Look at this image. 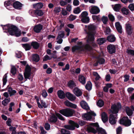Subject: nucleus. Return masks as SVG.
I'll list each match as a JSON object with an SVG mask.
<instances>
[{
    "instance_id": "0eeeda50",
    "label": "nucleus",
    "mask_w": 134,
    "mask_h": 134,
    "mask_svg": "<svg viewBox=\"0 0 134 134\" xmlns=\"http://www.w3.org/2000/svg\"><path fill=\"white\" fill-rule=\"evenodd\" d=\"M57 116L60 120H64L65 119L62 115L59 113H56V115H53L49 119V120L51 122H55L57 121Z\"/></svg>"
},
{
    "instance_id": "dca6fc26",
    "label": "nucleus",
    "mask_w": 134,
    "mask_h": 134,
    "mask_svg": "<svg viewBox=\"0 0 134 134\" xmlns=\"http://www.w3.org/2000/svg\"><path fill=\"white\" fill-rule=\"evenodd\" d=\"M126 29L128 35H130L132 34V28L130 24L127 23L126 24Z\"/></svg>"
},
{
    "instance_id": "052dcab7",
    "label": "nucleus",
    "mask_w": 134,
    "mask_h": 134,
    "mask_svg": "<svg viewBox=\"0 0 134 134\" xmlns=\"http://www.w3.org/2000/svg\"><path fill=\"white\" fill-rule=\"evenodd\" d=\"M124 77L125 78L124 81L125 82H127L129 80L130 76L128 75H125L124 76Z\"/></svg>"
},
{
    "instance_id": "3c124183",
    "label": "nucleus",
    "mask_w": 134,
    "mask_h": 134,
    "mask_svg": "<svg viewBox=\"0 0 134 134\" xmlns=\"http://www.w3.org/2000/svg\"><path fill=\"white\" fill-rule=\"evenodd\" d=\"M109 19L111 21H113L115 19L114 16L111 14H109L108 15Z\"/></svg>"
},
{
    "instance_id": "7c9ffc66",
    "label": "nucleus",
    "mask_w": 134,
    "mask_h": 134,
    "mask_svg": "<svg viewBox=\"0 0 134 134\" xmlns=\"http://www.w3.org/2000/svg\"><path fill=\"white\" fill-rule=\"evenodd\" d=\"M33 60L35 62H38L40 60V57L37 54H33L32 56Z\"/></svg>"
},
{
    "instance_id": "ea45409f",
    "label": "nucleus",
    "mask_w": 134,
    "mask_h": 134,
    "mask_svg": "<svg viewBox=\"0 0 134 134\" xmlns=\"http://www.w3.org/2000/svg\"><path fill=\"white\" fill-rule=\"evenodd\" d=\"M93 75L95 77V80L96 81L98 80L101 78L97 72H93Z\"/></svg>"
},
{
    "instance_id": "37998d69",
    "label": "nucleus",
    "mask_w": 134,
    "mask_h": 134,
    "mask_svg": "<svg viewBox=\"0 0 134 134\" xmlns=\"http://www.w3.org/2000/svg\"><path fill=\"white\" fill-rule=\"evenodd\" d=\"M7 75L6 74H5L4 76L3 79V86H4L5 85L7 81Z\"/></svg>"
},
{
    "instance_id": "393cba45",
    "label": "nucleus",
    "mask_w": 134,
    "mask_h": 134,
    "mask_svg": "<svg viewBox=\"0 0 134 134\" xmlns=\"http://www.w3.org/2000/svg\"><path fill=\"white\" fill-rule=\"evenodd\" d=\"M79 81L82 84H85L86 82V79L85 77L82 75L79 76Z\"/></svg>"
},
{
    "instance_id": "9d476101",
    "label": "nucleus",
    "mask_w": 134,
    "mask_h": 134,
    "mask_svg": "<svg viewBox=\"0 0 134 134\" xmlns=\"http://www.w3.org/2000/svg\"><path fill=\"white\" fill-rule=\"evenodd\" d=\"M119 123L127 126H130L131 123V121L129 119L128 117H124L120 119Z\"/></svg>"
},
{
    "instance_id": "6e6d98bb",
    "label": "nucleus",
    "mask_w": 134,
    "mask_h": 134,
    "mask_svg": "<svg viewBox=\"0 0 134 134\" xmlns=\"http://www.w3.org/2000/svg\"><path fill=\"white\" fill-rule=\"evenodd\" d=\"M64 0H60L59 3L60 5L62 6H63L67 4L66 3Z\"/></svg>"
},
{
    "instance_id": "79ce46f5",
    "label": "nucleus",
    "mask_w": 134,
    "mask_h": 134,
    "mask_svg": "<svg viewBox=\"0 0 134 134\" xmlns=\"http://www.w3.org/2000/svg\"><path fill=\"white\" fill-rule=\"evenodd\" d=\"M104 102L102 100H99L97 102V105L100 107H102L104 105Z\"/></svg>"
},
{
    "instance_id": "58836bf2",
    "label": "nucleus",
    "mask_w": 134,
    "mask_h": 134,
    "mask_svg": "<svg viewBox=\"0 0 134 134\" xmlns=\"http://www.w3.org/2000/svg\"><path fill=\"white\" fill-rule=\"evenodd\" d=\"M92 85L90 82H88L85 86L86 89L88 90H91L92 88Z\"/></svg>"
},
{
    "instance_id": "5701e85b",
    "label": "nucleus",
    "mask_w": 134,
    "mask_h": 134,
    "mask_svg": "<svg viewBox=\"0 0 134 134\" xmlns=\"http://www.w3.org/2000/svg\"><path fill=\"white\" fill-rule=\"evenodd\" d=\"M37 101L38 107L39 108H43V107L46 108L47 107V106L46 105V103L44 102L43 100H41V104L39 102V100L38 99H37Z\"/></svg>"
},
{
    "instance_id": "13d9d810",
    "label": "nucleus",
    "mask_w": 134,
    "mask_h": 134,
    "mask_svg": "<svg viewBox=\"0 0 134 134\" xmlns=\"http://www.w3.org/2000/svg\"><path fill=\"white\" fill-rule=\"evenodd\" d=\"M128 8L131 11L134 10V5L133 4H131L128 6Z\"/></svg>"
},
{
    "instance_id": "2f4dec72",
    "label": "nucleus",
    "mask_w": 134,
    "mask_h": 134,
    "mask_svg": "<svg viewBox=\"0 0 134 134\" xmlns=\"http://www.w3.org/2000/svg\"><path fill=\"white\" fill-rule=\"evenodd\" d=\"M108 40L110 42H113L115 40V38L114 35H111L108 37Z\"/></svg>"
},
{
    "instance_id": "72a5a7b5",
    "label": "nucleus",
    "mask_w": 134,
    "mask_h": 134,
    "mask_svg": "<svg viewBox=\"0 0 134 134\" xmlns=\"http://www.w3.org/2000/svg\"><path fill=\"white\" fill-rule=\"evenodd\" d=\"M126 113L128 115L131 116L132 115V111L128 107L126 108Z\"/></svg>"
},
{
    "instance_id": "f8f14e48",
    "label": "nucleus",
    "mask_w": 134,
    "mask_h": 134,
    "mask_svg": "<svg viewBox=\"0 0 134 134\" xmlns=\"http://www.w3.org/2000/svg\"><path fill=\"white\" fill-rule=\"evenodd\" d=\"M89 11L92 14H97L100 12L99 8L96 6H91L89 7Z\"/></svg>"
},
{
    "instance_id": "09e8293b",
    "label": "nucleus",
    "mask_w": 134,
    "mask_h": 134,
    "mask_svg": "<svg viewBox=\"0 0 134 134\" xmlns=\"http://www.w3.org/2000/svg\"><path fill=\"white\" fill-rule=\"evenodd\" d=\"M126 52L129 54L134 55V50L127 49L126 50Z\"/></svg>"
},
{
    "instance_id": "8fccbe9b",
    "label": "nucleus",
    "mask_w": 134,
    "mask_h": 134,
    "mask_svg": "<svg viewBox=\"0 0 134 134\" xmlns=\"http://www.w3.org/2000/svg\"><path fill=\"white\" fill-rule=\"evenodd\" d=\"M14 105V103L13 102H11L9 104V111H12L13 110L12 107Z\"/></svg>"
},
{
    "instance_id": "c85d7f7f",
    "label": "nucleus",
    "mask_w": 134,
    "mask_h": 134,
    "mask_svg": "<svg viewBox=\"0 0 134 134\" xmlns=\"http://www.w3.org/2000/svg\"><path fill=\"white\" fill-rule=\"evenodd\" d=\"M10 98H5L2 102V104L4 106H7L8 103L10 102Z\"/></svg>"
},
{
    "instance_id": "49530a36",
    "label": "nucleus",
    "mask_w": 134,
    "mask_h": 134,
    "mask_svg": "<svg viewBox=\"0 0 134 134\" xmlns=\"http://www.w3.org/2000/svg\"><path fill=\"white\" fill-rule=\"evenodd\" d=\"M73 12L75 14H78L81 12V10L80 8L78 7L74 9Z\"/></svg>"
},
{
    "instance_id": "f03ea898",
    "label": "nucleus",
    "mask_w": 134,
    "mask_h": 134,
    "mask_svg": "<svg viewBox=\"0 0 134 134\" xmlns=\"http://www.w3.org/2000/svg\"><path fill=\"white\" fill-rule=\"evenodd\" d=\"M2 27L3 30H5L4 32H8L11 35H15L16 37H19L21 35V31L16 26L11 24L4 25Z\"/></svg>"
},
{
    "instance_id": "338daca9",
    "label": "nucleus",
    "mask_w": 134,
    "mask_h": 134,
    "mask_svg": "<svg viewBox=\"0 0 134 134\" xmlns=\"http://www.w3.org/2000/svg\"><path fill=\"white\" fill-rule=\"evenodd\" d=\"M18 78L20 81H22L24 79L23 75L21 74H19L18 76Z\"/></svg>"
},
{
    "instance_id": "473e14b6",
    "label": "nucleus",
    "mask_w": 134,
    "mask_h": 134,
    "mask_svg": "<svg viewBox=\"0 0 134 134\" xmlns=\"http://www.w3.org/2000/svg\"><path fill=\"white\" fill-rule=\"evenodd\" d=\"M31 45L35 49H37L39 47V44L36 42H32Z\"/></svg>"
},
{
    "instance_id": "b1692460",
    "label": "nucleus",
    "mask_w": 134,
    "mask_h": 134,
    "mask_svg": "<svg viewBox=\"0 0 134 134\" xmlns=\"http://www.w3.org/2000/svg\"><path fill=\"white\" fill-rule=\"evenodd\" d=\"M116 28L120 34H121L122 32V27L119 22H117L115 24Z\"/></svg>"
},
{
    "instance_id": "4be33fe9",
    "label": "nucleus",
    "mask_w": 134,
    "mask_h": 134,
    "mask_svg": "<svg viewBox=\"0 0 134 134\" xmlns=\"http://www.w3.org/2000/svg\"><path fill=\"white\" fill-rule=\"evenodd\" d=\"M66 95L67 98L71 101L74 100L76 98L75 96L69 92H67L66 94Z\"/></svg>"
},
{
    "instance_id": "4c0bfd02",
    "label": "nucleus",
    "mask_w": 134,
    "mask_h": 134,
    "mask_svg": "<svg viewBox=\"0 0 134 134\" xmlns=\"http://www.w3.org/2000/svg\"><path fill=\"white\" fill-rule=\"evenodd\" d=\"M43 14V13L41 10H35V15L41 16Z\"/></svg>"
},
{
    "instance_id": "ddd939ff",
    "label": "nucleus",
    "mask_w": 134,
    "mask_h": 134,
    "mask_svg": "<svg viewBox=\"0 0 134 134\" xmlns=\"http://www.w3.org/2000/svg\"><path fill=\"white\" fill-rule=\"evenodd\" d=\"M31 68L30 66L27 65L26 67L25 71L24 73V77L25 79H30Z\"/></svg>"
},
{
    "instance_id": "a18cd8bd",
    "label": "nucleus",
    "mask_w": 134,
    "mask_h": 134,
    "mask_svg": "<svg viewBox=\"0 0 134 134\" xmlns=\"http://www.w3.org/2000/svg\"><path fill=\"white\" fill-rule=\"evenodd\" d=\"M64 36V32L63 31H60L58 34V37H59L62 38H63Z\"/></svg>"
},
{
    "instance_id": "864d4df0",
    "label": "nucleus",
    "mask_w": 134,
    "mask_h": 134,
    "mask_svg": "<svg viewBox=\"0 0 134 134\" xmlns=\"http://www.w3.org/2000/svg\"><path fill=\"white\" fill-rule=\"evenodd\" d=\"M76 18V16H74L72 15L71 14L70 16L69 19L70 21H73Z\"/></svg>"
},
{
    "instance_id": "69168bd1",
    "label": "nucleus",
    "mask_w": 134,
    "mask_h": 134,
    "mask_svg": "<svg viewBox=\"0 0 134 134\" xmlns=\"http://www.w3.org/2000/svg\"><path fill=\"white\" fill-rule=\"evenodd\" d=\"M79 1L78 0H74L73 4L75 6H77L79 4Z\"/></svg>"
},
{
    "instance_id": "423d86ee",
    "label": "nucleus",
    "mask_w": 134,
    "mask_h": 134,
    "mask_svg": "<svg viewBox=\"0 0 134 134\" xmlns=\"http://www.w3.org/2000/svg\"><path fill=\"white\" fill-rule=\"evenodd\" d=\"M60 113L67 117H71L72 116L74 113V110L70 108L63 109L59 111Z\"/></svg>"
},
{
    "instance_id": "1a4fd4ad",
    "label": "nucleus",
    "mask_w": 134,
    "mask_h": 134,
    "mask_svg": "<svg viewBox=\"0 0 134 134\" xmlns=\"http://www.w3.org/2000/svg\"><path fill=\"white\" fill-rule=\"evenodd\" d=\"M69 123L70 124L69 125H65L64 126V127L66 129L72 130L75 129V127L78 128L79 127V125L78 124L72 121L69 120Z\"/></svg>"
},
{
    "instance_id": "9b49d317",
    "label": "nucleus",
    "mask_w": 134,
    "mask_h": 134,
    "mask_svg": "<svg viewBox=\"0 0 134 134\" xmlns=\"http://www.w3.org/2000/svg\"><path fill=\"white\" fill-rule=\"evenodd\" d=\"M91 115L96 116V115L92 111H90L87 113L83 114L82 116L84 120H90L91 119Z\"/></svg>"
},
{
    "instance_id": "2eb2a0df",
    "label": "nucleus",
    "mask_w": 134,
    "mask_h": 134,
    "mask_svg": "<svg viewBox=\"0 0 134 134\" xmlns=\"http://www.w3.org/2000/svg\"><path fill=\"white\" fill-rule=\"evenodd\" d=\"M43 29V26L41 24L35 25L33 29L34 32L37 33L40 32Z\"/></svg>"
},
{
    "instance_id": "f257e3e1",
    "label": "nucleus",
    "mask_w": 134,
    "mask_h": 134,
    "mask_svg": "<svg viewBox=\"0 0 134 134\" xmlns=\"http://www.w3.org/2000/svg\"><path fill=\"white\" fill-rule=\"evenodd\" d=\"M85 28H84V30L87 34V42L90 41L94 44V34L96 29V26L93 24H90L88 25H85Z\"/></svg>"
},
{
    "instance_id": "c03bdc74",
    "label": "nucleus",
    "mask_w": 134,
    "mask_h": 134,
    "mask_svg": "<svg viewBox=\"0 0 134 134\" xmlns=\"http://www.w3.org/2000/svg\"><path fill=\"white\" fill-rule=\"evenodd\" d=\"M102 20L104 24H106L108 20V19L107 17L103 16L102 18Z\"/></svg>"
},
{
    "instance_id": "a19ab883",
    "label": "nucleus",
    "mask_w": 134,
    "mask_h": 134,
    "mask_svg": "<svg viewBox=\"0 0 134 134\" xmlns=\"http://www.w3.org/2000/svg\"><path fill=\"white\" fill-rule=\"evenodd\" d=\"M121 5L119 4H116L113 7L114 9L116 11H118L120 8Z\"/></svg>"
},
{
    "instance_id": "a878e982",
    "label": "nucleus",
    "mask_w": 134,
    "mask_h": 134,
    "mask_svg": "<svg viewBox=\"0 0 134 134\" xmlns=\"http://www.w3.org/2000/svg\"><path fill=\"white\" fill-rule=\"evenodd\" d=\"M102 119L104 123L105 122L108 120L107 114L105 112H103L102 114Z\"/></svg>"
},
{
    "instance_id": "c9c22d12",
    "label": "nucleus",
    "mask_w": 134,
    "mask_h": 134,
    "mask_svg": "<svg viewBox=\"0 0 134 134\" xmlns=\"http://www.w3.org/2000/svg\"><path fill=\"white\" fill-rule=\"evenodd\" d=\"M105 41V40L103 38H100L97 40V43L99 45H101L104 43Z\"/></svg>"
},
{
    "instance_id": "bf43d9fd",
    "label": "nucleus",
    "mask_w": 134,
    "mask_h": 134,
    "mask_svg": "<svg viewBox=\"0 0 134 134\" xmlns=\"http://www.w3.org/2000/svg\"><path fill=\"white\" fill-rule=\"evenodd\" d=\"M51 57H50L48 55H46L43 57V61H45L48 60H51Z\"/></svg>"
},
{
    "instance_id": "e433bc0d",
    "label": "nucleus",
    "mask_w": 134,
    "mask_h": 134,
    "mask_svg": "<svg viewBox=\"0 0 134 134\" xmlns=\"http://www.w3.org/2000/svg\"><path fill=\"white\" fill-rule=\"evenodd\" d=\"M121 11L122 13L124 15H127L129 13V10L125 8H122Z\"/></svg>"
},
{
    "instance_id": "603ef678",
    "label": "nucleus",
    "mask_w": 134,
    "mask_h": 134,
    "mask_svg": "<svg viewBox=\"0 0 134 134\" xmlns=\"http://www.w3.org/2000/svg\"><path fill=\"white\" fill-rule=\"evenodd\" d=\"M57 42L58 43L60 44L62 43L63 42L62 38L60 37H57Z\"/></svg>"
},
{
    "instance_id": "5fc2aeb1",
    "label": "nucleus",
    "mask_w": 134,
    "mask_h": 134,
    "mask_svg": "<svg viewBox=\"0 0 134 134\" xmlns=\"http://www.w3.org/2000/svg\"><path fill=\"white\" fill-rule=\"evenodd\" d=\"M68 86L70 87H72L74 86V82L72 81H70L68 83Z\"/></svg>"
},
{
    "instance_id": "412c9836",
    "label": "nucleus",
    "mask_w": 134,
    "mask_h": 134,
    "mask_svg": "<svg viewBox=\"0 0 134 134\" xmlns=\"http://www.w3.org/2000/svg\"><path fill=\"white\" fill-rule=\"evenodd\" d=\"M64 104L68 107H71L72 108H76L77 107L76 105L73 104L68 100H66L64 102Z\"/></svg>"
},
{
    "instance_id": "20e7f679",
    "label": "nucleus",
    "mask_w": 134,
    "mask_h": 134,
    "mask_svg": "<svg viewBox=\"0 0 134 134\" xmlns=\"http://www.w3.org/2000/svg\"><path fill=\"white\" fill-rule=\"evenodd\" d=\"M87 130L88 131L94 133L97 132V130L99 133L101 134H107L105 130L102 128L99 127L98 124L97 123L90 124Z\"/></svg>"
},
{
    "instance_id": "a211bd4d",
    "label": "nucleus",
    "mask_w": 134,
    "mask_h": 134,
    "mask_svg": "<svg viewBox=\"0 0 134 134\" xmlns=\"http://www.w3.org/2000/svg\"><path fill=\"white\" fill-rule=\"evenodd\" d=\"M74 93L77 97L81 96L82 94V92L81 90L77 87L75 88L73 90Z\"/></svg>"
},
{
    "instance_id": "4d7b16f0",
    "label": "nucleus",
    "mask_w": 134,
    "mask_h": 134,
    "mask_svg": "<svg viewBox=\"0 0 134 134\" xmlns=\"http://www.w3.org/2000/svg\"><path fill=\"white\" fill-rule=\"evenodd\" d=\"M105 60L102 58H99L98 60V62L100 64H103L105 62Z\"/></svg>"
},
{
    "instance_id": "774afa93",
    "label": "nucleus",
    "mask_w": 134,
    "mask_h": 134,
    "mask_svg": "<svg viewBox=\"0 0 134 134\" xmlns=\"http://www.w3.org/2000/svg\"><path fill=\"white\" fill-rule=\"evenodd\" d=\"M44 126L45 129L47 130H49L50 128V125L47 123L45 124Z\"/></svg>"
},
{
    "instance_id": "c756f323",
    "label": "nucleus",
    "mask_w": 134,
    "mask_h": 134,
    "mask_svg": "<svg viewBox=\"0 0 134 134\" xmlns=\"http://www.w3.org/2000/svg\"><path fill=\"white\" fill-rule=\"evenodd\" d=\"M43 6V4L41 3H38L33 4V7L35 9H40Z\"/></svg>"
},
{
    "instance_id": "4468645a",
    "label": "nucleus",
    "mask_w": 134,
    "mask_h": 134,
    "mask_svg": "<svg viewBox=\"0 0 134 134\" xmlns=\"http://www.w3.org/2000/svg\"><path fill=\"white\" fill-rule=\"evenodd\" d=\"M13 2L11 1H8L5 2L4 5L9 10L12 9L13 7Z\"/></svg>"
},
{
    "instance_id": "bb28decb",
    "label": "nucleus",
    "mask_w": 134,
    "mask_h": 134,
    "mask_svg": "<svg viewBox=\"0 0 134 134\" xmlns=\"http://www.w3.org/2000/svg\"><path fill=\"white\" fill-rule=\"evenodd\" d=\"M58 97L61 99H63L65 97V94L62 90H59L57 92Z\"/></svg>"
},
{
    "instance_id": "680f3d73",
    "label": "nucleus",
    "mask_w": 134,
    "mask_h": 134,
    "mask_svg": "<svg viewBox=\"0 0 134 134\" xmlns=\"http://www.w3.org/2000/svg\"><path fill=\"white\" fill-rule=\"evenodd\" d=\"M122 130V128L121 127L119 126L116 130L117 134H120Z\"/></svg>"
},
{
    "instance_id": "aec40b11",
    "label": "nucleus",
    "mask_w": 134,
    "mask_h": 134,
    "mask_svg": "<svg viewBox=\"0 0 134 134\" xmlns=\"http://www.w3.org/2000/svg\"><path fill=\"white\" fill-rule=\"evenodd\" d=\"M80 105L81 107L83 109L88 110H90V108L87 104L84 101H82L80 102Z\"/></svg>"
},
{
    "instance_id": "f3484780",
    "label": "nucleus",
    "mask_w": 134,
    "mask_h": 134,
    "mask_svg": "<svg viewBox=\"0 0 134 134\" xmlns=\"http://www.w3.org/2000/svg\"><path fill=\"white\" fill-rule=\"evenodd\" d=\"M107 48L110 54L114 53L115 52V47L113 44H110L108 45Z\"/></svg>"
},
{
    "instance_id": "cd10ccee",
    "label": "nucleus",
    "mask_w": 134,
    "mask_h": 134,
    "mask_svg": "<svg viewBox=\"0 0 134 134\" xmlns=\"http://www.w3.org/2000/svg\"><path fill=\"white\" fill-rule=\"evenodd\" d=\"M10 96L14 95L16 93V91L14 90H13L11 87H9L8 90Z\"/></svg>"
},
{
    "instance_id": "e2e57ef3",
    "label": "nucleus",
    "mask_w": 134,
    "mask_h": 134,
    "mask_svg": "<svg viewBox=\"0 0 134 134\" xmlns=\"http://www.w3.org/2000/svg\"><path fill=\"white\" fill-rule=\"evenodd\" d=\"M54 11L56 13H59L61 11V8L60 7H56L55 8Z\"/></svg>"
},
{
    "instance_id": "6e6552de",
    "label": "nucleus",
    "mask_w": 134,
    "mask_h": 134,
    "mask_svg": "<svg viewBox=\"0 0 134 134\" xmlns=\"http://www.w3.org/2000/svg\"><path fill=\"white\" fill-rule=\"evenodd\" d=\"M88 15V13L86 11L83 12L81 13L79 17L83 23H87L89 22L90 19Z\"/></svg>"
},
{
    "instance_id": "39448f33",
    "label": "nucleus",
    "mask_w": 134,
    "mask_h": 134,
    "mask_svg": "<svg viewBox=\"0 0 134 134\" xmlns=\"http://www.w3.org/2000/svg\"><path fill=\"white\" fill-rule=\"evenodd\" d=\"M79 46H76L72 47V52H75L76 50H79L82 51L85 49L90 50L91 49V46L89 44H87L85 45H83L81 42H79L78 43Z\"/></svg>"
},
{
    "instance_id": "de8ad7c7",
    "label": "nucleus",
    "mask_w": 134,
    "mask_h": 134,
    "mask_svg": "<svg viewBox=\"0 0 134 134\" xmlns=\"http://www.w3.org/2000/svg\"><path fill=\"white\" fill-rule=\"evenodd\" d=\"M61 132L62 134H70L69 131L68 130H67L65 129H62Z\"/></svg>"
},
{
    "instance_id": "0e129e2a",
    "label": "nucleus",
    "mask_w": 134,
    "mask_h": 134,
    "mask_svg": "<svg viewBox=\"0 0 134 134\" xmlns=\"http://www.w3.org/2000/svg\"><path fill=\"white\" fill-rule=\"evenodd\" d=\"M11 72L13 75L15 74L16 73V68L14 67H12L11 69Z\"/></svg>"
},
{
    "instance_id": "f704fd0d",
    "label": "nucleus",
    "mask_w": 134,
    "mask_h": 134,
    "mask_svg": "<svg viewBox=\"0 0 134 134\" xmlns=\"http://www.w3.org/2000/svg\"><path fill=\"white\" fill-rule=\"evenodd\" d=\"M22 45L26 51L29 50L31 48L30 45L28 44H22Z\"/></svg>"
},
{
    "instance_id": "6ab92c4d",
    "label": "nucleus",
    "mask_w": 134,
    "mask_h": 134,
    "mask_svg": "<svg viewBox=\"0 0 134 134\" xmlns=\"http://www.w3.org/2000/svg\"><path fill=\"white\" fill-rule=\"evenodd\" d=\"M22 4L18 1L13 3V7L15 9H21Z\"/></svg>"
},
{
    "instance_id": "7ed1b4c3",
    "label": "nucleus",
    "mask_w": 134,
    "mask_h": 134,
    "mask_svg": "<svg viewBox=\"0 0 134 134\" xmlns=\"http://www.w3.org/2000/svg\"><path fill=\"white\" fill-rule=\"evenodd\" d=\"M121 108L120 104H117L113 105L111 107V110L112 113L115 114V115L113 114H111L110 115L109 122L111 124H114L116 123V119H117V115L116 114L118 111Z\"/></svg>"
}]
</instances>
